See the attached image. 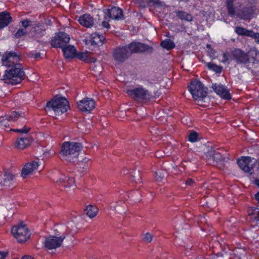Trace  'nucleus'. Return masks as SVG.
Wrapping results in <instances>:
<instances>
[{
	"label": "nucleus",
	"instance_id": "f257e3e1",
	"mask_svg": "<svg viewBox=\"0 0 259 259\" xmlns=\"http://www.w3.org/2000/svg\"><path fill=\"white\" fill-rule=\"evenodd\" d=\"M126 93L135 102L141 105H148L159 96L157 93H153L140 84L133 89L127 90Z\"/></svg>",
	"mask_w": 259,
	"mask_h": 259
},
{
	"label": "nucleus",
	"instance_id": "f03ea898",
	"mask_svg": "<svg viewBox=\"0 0 259 259\" xmlns=\"http://www.w3.org/2000/svg\"><path fill=\"white\" fill-rule=\"evenodd\" d=\"M82 148V144L80 143L64 142L61 147L60 158L63 161L74 164L78 160L79 153Z\"/></svg>",
	"mask_w": 259,
	"mask_h": 259
},
{
	"label": "nucleus",
	"instance_id": "7ed1b4c3",
	"mask_svg": "<svg viewBox=\"0 0 259 259\" xmlns=\"http://www.w3.org/2000/svg\"><path fill=\"white\" fill-rule=\"evenodd\" d=\"M3 78L5 82L9 84L16 85L21 83L25 78V73L22 64L9 66L5 71Z\"/></svg>",
	"mask_w": 259,
	"mask_h": 259
},
{
	"label": "nucleus",
	"instance_id": "20e7f679",
	"mask_svg": "<svg viewBox=\"0 0 259 259\" xmlns=\"http://www.w3.org/2000/svg\"><path fill=\"white\" fill-rule=\"evenodd\" d=\"M69 108L68 101L63 97L54 98L46 104V109L52 110L56 114L61 115L66 112Z\"/></svg>",
	"mask_w": 259,
	"mask_h": 259
},
{
	"label": "nucleus",
	"instance_id": "39448f33",
	"mask_svg": "<svg viewBox=\"0 0 259 259\" xmlns=\"http://www.w3.org/2000/svg\"><path fill=\"white\" fill-rule=\"evenodd\" d=\"M11 233L17 241L22 243L28 240L31 233L26 225L23 223L14 226L12 228Z\"/></svg>",
	"mask_w": 259,
	"mask_h": 259
},
{
	"label": "nucleus",
	"instance_id": "423d86ee",
	"mask_svg": "<svg viewBox=\"0 0 259 259\" xmlns=\"http://www.w3.org/2000/svg\"><path fill=\"white\" fill-rule=\"evenodd\" d=\"M188 88L193 98L195 100H202L207 95V92L205 91L203 84L199 80L191 81Z\"/></svg>",
	"mask_w": 259,
	"mask_h": 259
},
{
	"label": "nucleus",
	"instance_id": "0eeeda50",
	"mask_svg": "<svg viewBox=\"0 0 259 259\" xmlns=\"http://www.w3.org/2000/svg\"><path fill=\"white\" fill-rule=\"evenodd\" d=\"M70 38L67 33L59 31L55 33V36L52 38L50 44L54 48H63L65 47L70 41Z\"/></svg>",
	"mask_w": 259,
	"mask_h": 259
},
{
	"label": "nucleus",
	"instance_id": "6e6552de",
	"mask_svg": "<svg viewBox=\"0 0 259 259\" xmlns=\"http://www.w3.org/2000/svg\"><path fill=\"white\" fill-rule=\"evenodd\" d=\"M124 46L126 49L129 51L130 56L136 53H151L153 51L152 47L139 41H133Z\"/></svg>",
	"mask_w": 259,
	"mask_h": 259
},
{
	"label": "nucleus",
	"instance_id": "1a4fd4ad",
	"mask_svg": "<svg viewBox=\"0 0 259 259\" xmlns=\"http://www.w3.org/2000/svg\"><path fill=\"white\" fill-rule=\"evenodd\" d=\"M256 160L254 158L249 156L242 157L237 161L239 167L245 172H252V170L255 167Z\"/></svg>",
	"mask_w": 259,
	"mask_h": 259
},
{
	"label": "nucleus",
	"instance_id": "9d476101",
	"mask_svg": "<svg viewBox=\"0 0 259 259\" xmlns=\"http://www.w3.org/2000/svg\"><path fill=\"white\" fill-rule=\"evenodd\" d=\"M105 40L104 36L95 32L93 33L91 35L90 38L85 40V42L90 50L95 51L98 49L99 47L104 43Z\"/></svg>",
	"mask_w": 259,
	"mask_h": 259
},
{
	"label": "nucleus",
	"instance_id": "9b49d317",
	"mask_svg": "<svg viewBox=\"0 0 259 259\" xmlns=\"http://www.w3.org/2000/svg\"><path fill=\"white\" fill-rule=\"evenodd\" d=\"M231 60H234L237 64L248 65V58L246 52L243 50L234 48L230 52Z\"/></svg>",
	"mask_w": 259,
	"mask_h": 259
},
{
	"label": "nucleus",
	"instance_id": "f8f14e48",
	"mask_svg": "<svg viewBox=\"0 0 259 259\" xmlns=\"http://www.w3.org/2000/svg\"><path fill=\"white\" fill-rule=\"evenodd\" d=\"M145 142L139 140H134L131 146L128 153L132 155H135L138 158H141L145 155V149L144 145Z\"/></svg>",
	"mask_w": 259,
	"mask_h": 259
},
{
	"label": "nucleus",
	"instance_id": "ddd939ff",
	"mask_svg": "<svg viewBox=\"0 0 259 259\" xmlns=\"http://www.w3.org/2000/svg\"><path fill=\"white\" fill-rule=\"evenodd\" d=\"M65 238L64 235L59 237L50 235L45 238L44 242V246L49 250L56 249L61 245Z\"/></svg>",
	"mask_w": 259,
	"mask_h": 259
},
{
	"label": "nucleus",
	"instance_id": "4468645a",
	"mask_svg": "<svg viewBox=\"0 0 259 259\" xmlns=\"http://www.w3.org/2000/svg\"><path fill=\"white\" fill-rule=\"evenodd\" d=\"M130 56L129 51L126 49L125 46L117 47L113 52L114 59L119 63L124 62Z\"/></svg>",
	"mask_w": 259,
	"mask_h": 259
},
{
	"label": "nucleus",
	"instance_id": "2eb2a0df",
	"mask_svg": "<svg viewBox=\"0 0 259 259\" xmlns=\"http://www.w3.org/2000/svg\"><path fill=\"white\" fill-rule=\"evenodd\" d=\"M2 61L3 65L8 68L9 66H13V65L20 64V56L15 52H6L3 55Z\"/></svg>",
	"mask_w": 259,
	"mask_h": 259
},
{
	"label": "nucleus",
	"instance_id": "dca6fc26",
	"mask_svg": "<svg viewBox=\"0 0 259 259\" xmlns=\"http://www.w3.org/2000/svg\"><path fill=\"white\" fill-rule=\"evenodd\" d=\"M53 181L59 187L62 188H69L75 184V180L73 178L69 177L63 174H60L59 177L57 179H53Z\"/></svg>",
	"mask_w": 259,
	"mask_h": 259
},
{
	"label": "nucleus",
	"instance_id": "f3484780",
	"mask_svg": "<svg viewBox=\"0 0 259 259\" xmlns=\"http://www.w3.org/2000/svg\"><path fill=\"white\" fill-rule=\"evenodd\" d=\"M212 88L213 91L222 99L227 100L231 99V95L225 85L214 83L212 85Z\"/></svg>",
	"mask_w": 259,
	"mask_h": 259
},
{
	"label": "nucleus",
	"instance_id": "a211bd4d",
	"mask_svg": "<svg viewBox=\"0 0 259 259\" xmlns=\"http://www.w3.org/2000/svg\"><path fill=\"white\" fill-rule=\"evenodd\" d=\"M77 107L81 111L90 112L95 108V102L92 99L86 98L77 103Z\"/></svg>",
	"mask_w": 259,
	"mask_h": 259
},
{
	"label": "nucleus",
	"instance_id": "6ab92c4d",
	"mask_svg": "<svg viewBox=\"0 0 259 259\" xmlns=\"http://www.w3.org/2000/svg\"><path fill=\"white\" fill-rule=\"evenodd\" d=\"M105 14L109 18L116 20L122 19L123 17L122 9L116 7L107 9Z\"/></svg>",
	"mask_w": 259,
	"mask_h": 259
},
{
	"label": "nucleus",
	"instance_id": "aec40b11",
	"mask_svg": "<svg viewBox=\"0 0 259 259\" xmlns=\"http://www.w3.org/2000/svg\"><path fill=\"white\" fill-rule=\"evenodd\" d=\"M15 176L9 172H6L3 175L0 176V186L10 188L14 187Z\"/></svg>",
	"mask_w": 259,
	"mask_h": 259
},
{
	"label": "nucleus",
	"instance_id": "412c9836",
	"mask_svg": "<svg viewBox=\"0 0 259 259\" xmlns=\"http://www.w3.org/2000/svg\"><path fill=\"white\" fill-rule=\"evenodd\" d=\"M254 14L253 7L248 6L242 7L240 9L237 14V16L241 20H247L250 19Z\"/></svg>",
	"mask_w": 259,
	"mask_h": 259
},
{
	"label": "nucleus",
	"instance_id": "4be33fe9",
	"mask_svg": "<svg viewBox=\"0 0 259 259\" xmlns=\"http://www.w3.org/2000/svg\"><path fill=\"white\" fill-rule=\"evenodd\" d=\"M207 158V163L209 164L214 165L217 162L221 161L222 159V156L220 152L211 150L206 154Z\"/></svg>",
	"mask_w": 259,
	"mask_h": 259
},
{
	"label": "nucleus",
	"instance_id": "5701e85b",
	"mask_svg": "<svg viewBox=\"0 0 259 259\" xmlns=\"http://www.w3.org/2000/svg\"><path fill=\"white\" fill-rule=\"evenodd\" d=\"M110 207L111 209L120 214H124L126 211V204L123 200L112 202L110 204Z\"/></svg>",
	"mask_w": 259,
	"mask_h": 259
},
{
	"label": "nucleus",
	"instance_id": "b1692460",
	"mask_svg": "<svg viewBox=\"0 0 259 259\" xmlns=\"http://www.w3.org/2000/svg\"><path fill=\"white\" fill-rule=\"evenodd\" d=\"M39 166L38 162L32 161L26 163L22 169L21 176L23 178H26L28 175L31 174Z\"/></svg>",
	"mask_w": 259,
	"mask_h": 259
},
{
	"label": "nucleus",
	"instance_id": "393cba45",
	"mask_svg": "<svg viewBox=\"0 0 259 259\" xmlns=\"http://www.w3.org/2000/svg\"><path fill=\"white\" fill-rule=\"evenodd\" d=\"M246 54L248 58L247 66L249 65L250 63L253 65L259 62V51L257 49L251 48Z\"/></svg>",
	"mask_w": 259,
	"mask_h": 259
},
{
	"label": "nucleus",
	"instance_id": "a878e982",
	"mask_svg": "<svg viewBox=\"0 0 259 259\" xmlns=\"http://www.w3.org/2000/svg\"><path fill=\"white\" fill-rule=\"evenodd\" d=\"M46 27L43 24H36L32 27V33L33 36L36 38H39L44 36L46 34Z\"/></svg>",
	"mask_w": 259,
	"mask_h": 259
},
{
	"label": "nucleus",
	"instance_id": "bb28decb",
	"mask_svg": "<svg viewBox=\"0 0 259 259\" xmlns=\"http://www.w3.org/2000/svg\"><path fill=\"white\" fill-rule=\"evenodd\" d=\"M31 142L30 137L18 138L15 143V147L19 149H24L31 144Z\"/></svg>",
	"mask_w": 259,
	"mask_h": 259
},
{
	"label": "nucleus",
	"instance_id": "cd10ccee",
	"mask_svg": "<svg viewBox=\"0 0 259 259\" xmlns=\"http://www.w3.org/2000/svg\"><path fill=\"white\" fill-rule=\"evenodd\" d=\"M79 24L87 28H90L93 26L94 19L90 14H85L80 16L78 19Z\"/></svg>",
	"mask_w": 259,
	"mask_h": 259
},
{
	"label": "nucleus",
	"instance_id": "c85d7f7f",
	"mask_svg": "<svg viewBox=\"0 0 259 259\" xmlns=\"http://www.w3.org/2000/svg\"><path fill=\"white\" fill-rule=\"evenodd\" d=\"M247 212L252 223L259 224V208L252 206L248 207Z\"/></svg>",
	"mask_w": 259,
	"mask_h": 259
},
{
	"label": "nucleus",
	"instance_id": "c756f323",
	"mask_svg": "<svg viewBox=\"0 0 259 259\" xmlns=\"http://www.w3.org/2000/svg\"><path fill=\"white\" fill-rule=\"evenodd\" d=\"M12 21L10 13L6 11L0 13V29L7 26Z\"/></svg>",
	"mask_w": 259,
	"mask_h": 259
},
{
	"label": "nucleus",
	"instance_id": "7c9ffc66",
	"mask_svg": "<svg viewBox=\"0 0 259 259\" xmlns=\"http://www.w3.org/2000/svg\"><path fill=\"white\" fill-rule=\"evenodd\" d=\"M64 57L65 58H74L76 54V50L73 46H66L62 48Z\"/></svg>",
	"mask_w": 259,
	"mask_h": 259
},
{
	"label": "nucleus",
	"instance_id": "2f4dec72",
	"mask_svg": "<svg viewBox=\"0 0 259 259\" xmlns=\"http://www.w3.org/2000/svg\"><path fill=\"white\" fill-rule=\"evenodd\" d=\"M128 177L132 182H135L136 184H140L142 182L140 169H132L130 172Z\"/></svg>",
	"mask_w": 259,
	"mask_h": 259
},
{
	"label": "nucleus",
	"instance_id": "473e14b6",
	"mask_svg": "<svg viewBox=\"0 0 259 259\" xmlns=\"http://www.w3.org/2000/svg\"><path fill=\"white\" fill-rule=\"evenodd\" d=\"M175 13L176 16L182 21L191 22L193 20L192 15L187 12L184 11H176Z\"/></svg>",
	"mask_w": 259,
	"mask_h": 259
},
{
	"label": "nucleus",
	"instance_id": "72a5a7b5",
	"mask_svg": "<svg viewBox=\"0 0 259 259\" xmlns=\"http://www.w3.org/2000/svg\"><path fill=\"white\" fill-rule=\"evenodd\" d=\"M235 32L239 35L253 37L254 32L252 30H248L241 26H237L235 28Z\"/></svg>",
	"mask_w": 259,
	"mask_h": 259
},
{
	"label": "nucleus",
	"instance_id": "f704fd0d",
	"mask_svg": "<svg viewBox=\"0 0 259 259\" xmlns=\"http://www.w3.org/2000/svg\"><path fill=\"white\" fill-rule=\"evenodd\" d=\"M98 210L96 206L89 205L87 206L86 208L84 209V212L89 218H93L97 215Z\"/></svg>",
	"mask_w": 259,
	"mask_h": 259
},
{
	"label": "nucleus",
	"instance_id": "c9c22d12",
	"mask_svg": "<svg viewBox=\"0 0 259 259\" xmlns=\"http://www.w3.org/2000/svg\"><path fill=\"white\" fill-rule=\"evenodd\" d=\"M24 113L19 111H12L11 114L5 116L6 119L8 121H16L20 117H23Z\"/></svg>",
	"mask_w": 259,
	"mask_h": 259
},
{
	"label": "nucleus",
	"instance_id": "e433bc0d",
	"mask_svg": "<svg viewBox=\"0 0 259 259\" xmlns=\"http://www.w3.org/2000/svg\"><path fill=\"white\" fill-rule=\"evenodd\" d=\"M204 64H205L209 70L212 71L216 73H221L222 71L223 68L221 66L214 63H207L206 62H204Z\"/></svg>",
	"mask_w": 259,
	"mask_h": 259
},
{
	"label": "nucleus",
	"instance_id": "4c0bfd02",
	"mask_svg": "<svg viewBox=\"0 0 259 259\" xmlns=\"http://www.w3.org/2000/svg\"><path fill=\"white\" fill-rule=\"evenodd\" d=\"M160 46L167 50H170L175 47V43L170 39H166L162 40L160 43Z\"/></svg>",
	"mask_w": 259,
	"mask_h": 259
},
{
	"label": "nucleus",
	"instance_id": "58836bf2",
	"mask_svg": "<svg viewBox=\"0 0 259 259\" xmlns=\"http://www.w3.org/2000/svg\"><path fill=\"white\" fill-rule=\"evenodd\" d=\"M198 134L195 132L192 131L188 137V141L192 143H194L198 141Z\"/></svg>",
	"mask_w": 259,
	"mask_h": 259
},
{
	"label": "nucleus",
	"instance_id": "ea45409f",
	"mask_svg": "<svg viewBox=\"0 0 259 259\" xmlns=\"http://www.w3.org/2000/svg\"><path fill=\"white\" fill-rule=\"evenodd\" d=\"M75 57L83 61H87L89 58L87 53L84 52H77Z\"/></svg>",
	"mask_w": 259,
	"mask_h": 259
},
{
	"label": "nucleus",
	"instance_id": "a19ab883",
	"mask_svg": "<svg viewBox=\"0 0 259 259\" xmlns=\"http://www.w3.org/2000/svg\"><path fill=\"white\" fill-rule=\"evenodd\" d=\"M27 34L26 30L23 28H19L14 34V36L16 38H20Z\"/></svg>",
	"mask_w": 259,
	"mask_h": 259
},
{
	"label": "nucleus",
	"instance_id": "79ce46f5",
	"mask_svg": "<svg viewBox=\"0 0 259 259\" xmlns=\"http://www.w3.org/2000/svg\"><path fill=\"white\" fill-rule=\"evenodd\" d=\"M206 48L208 49L207 51L208 56L210 58H214V56L215 55L216 52L215 51V50L214 49H213L212 48L211 45L207 44Z\"/></svg>",
	"mask_w": 259,
	"mask_h": 259
},
{
	"label": "nucleus",
	"instance_id": "37998d69",
	"mask_svg": "<svg viewBox=\"0 0 259 259\" xmlns=\"http://www.w3.org/2000/svg\"><path fill=\"white\" fill-rule=\"evenodd\" d=\"M107 19V16L105 15V20L102 21L101 22V24H99V27L100 28L99 29H102V28H107V29H109L110 28V25L109 24V20H108L107 21H106V19Z\"/></svg>",
	"mask_w": 259,
	"mask_h": 259
},
{
	"label": "nucleus",
	"instance_id": "c03bdc74",
	"mask_svg": "<svg viewBox=\"0 0 259 259\" xmlns=\"http://www.w3.org/2000/svg\"><path fill=\"white\" fill-rule=\"evenodd\" d=\"M7 211L5 209H0V226L3 225L6 222V213Z\"/></svg>",
	"mask_w": 259,
	"mask_h": 259
},
{
	"label": "nucleus",
	"instance_id": "a18cd8bd",
	"mask_svg": "<svg viewBox=\"0 0 259 259\" xmlns=\"http://www.w3.org/2000/svg\"><path fill=\"white\" fill-rule=\"evenodd\" d=\"M228 13L229 15L233 16L235 15V9L234 4L226 5Z\"/></svg>",
	"mask_w": 259,
	"mask_h": 259
},
{
	"label": "nucleus",
	"instance_id": "49530a36",
	"mask_svg": "<svg viewBox=\"0 0 259 259\" xmlns=\"http://www.w3.org/2000/svg\"><path fill=\"white\" fill-rule=\"evenodd\" d=\"M164 176L162 172L160 171H157L155 174V177L156 181L158 182H160L162 181Z\"/></svg>",
	"mask_w": 259,
	"mask_h": 259
},
{
	"label": "nucleus",
	"instance_id": "de8ad7c7",
	"mask_svg": "<svg viewBox=\"0 0 259 259\" xmlns=\"http://www.w3.org/2000/svg\"><path fill=\"white\" fill-rule=\"evenodd\" d=\"M153 237V236L150 233H146L144 234L143 240L147 243H150L152 240Z\"/></svg>",
	"mask_w": 259,
	"mask_h": 259
},
{
	"label": "nucleus",
	"instance_id": "09e8293b",
	"mask_svg": "<svg viewBox=\"0 0 259 259\" xmlns=\"http://www.w3.org/2000/svg\"><path fill=\"white\" fill-rule=\"evenodd\" d=\"M30 127H28L26 126H24L22 128H17V129L14 130V131L17 132V133H22V134H27L30 131Z\"/></svg>",
	"mask_w": 259,
	"mask_h": 259
},
{
	"label": "nucleus",
	"instance_id": "8fccbe9b",
	"mask_svg": "<svg viewBox=\"0 0 259 259\" xmlns=\"http://www.w3.org/2000/svg\"><path fill=\"white\" fill-rule=\"evenodd\" d=\"M223 62L224 63H226L229 61V59H231V55L230 54H228V53H224L223 54Z\"/></svg>",
	"mask_w": 259,
	"mask_h": 259
},
{
	"label": "nucleus",
	"instance_id": "3c124183",
	"mask_svg": "<svg viewBox=\"0 0 259 259\" xmlns=\"http://www.w3.org/2000/svg\"><path fill=\"white\" fill-rule=\"evenodd\" d=\"M21 23L22 24V26L24 27L25 28H26L29 26H30L31 21L29 20L26 19L24 20L21 21Z\"/></svg>",
	"mask_w": 259,
	"mask_h": 259
},
{
	"label": "nucleus",
	"instance_id": "603ef678",
	"mask_svg": "<svg viewBox=\"0 0 259 259\" xmlns=\"http://www.w3.org/2000/svg\"><path fill=\"white\" fill-rule=\"evenodd\" d=\"M195 184V181L193 179H191V178H188L186 181V182H185V184L187 185V186H193L194 184Z\"/></svg>",
	"mask_w": 259,
	"mask_h": 259
},
{
	"label": "nucleus",
	"instance_id": "864d4df0",
	"mask_svg": "<svg viewBox=\"0 0 259 259\" xmlns=\"http://www.w3.org/2000/svg\"><path fill=\"white\" fill-rule=\"evenodd\" d=\"M8 255L7 252L0 251V259H6V257Z\"/></svg>",
	"mask_w": 259,
	"mask_h": 259
},
{
	"label": "nucleus",
	"instance_id": "5fc2aeb1",
	"mask_svg": "<svg viewBox=\"0 0 259 259\" xmlns=\"http://www.w3.org/2000/svg\"><path fill=\"white\" fill-rule=\"evenodd\" d=\"M252 38L255 39L256 42H257V43H259V33L258 32H254Z\"/></svg>",
	"mask_w": 259,
	"mask_h": 259
},
{
	"label": "nucleus",
	"instance_id": "6e6d98bb",
	"mask_svg": "<svg viewBox=\"0 0 259 259\" xmlns=\"http://www.w3.org/2000/svg\"><path fill=\"white\" fill-rule=\"evenodd\" d=\"M139 194L140 191L139 190L134 191L130 193V197H133L134 195ZM128 197H130V196H128Z\"/></svg>",
	"mask_w": 259,
	"mask_h": 259
},
{
	"label": "nucleus",
	"instance_id": "4d7b16f0",
	"mask_svg": "<svg viewBox=\"0 0 259 259\" xmlns=\"http://www.w3.org/2000/svg\"><path fill=\"white\" fill-rule=\"evenodd\" d=\"M186 249L189 251V250H195L194 247L193 246H190V245H187L186 247Z\"/></svg>",
	"mask_w": 259,
	"mask_h": 259
},
{
	"label": "nucleus",
	"instance_id": "13d9d810",
	"mask_svg": "<svg viewBox=\"0 0 259 259\" xmlns=\"http://www.w3.org/2000/svg\"><path fill=\"white\" fill-rule=\"evenodd\" d=\"M235 1V0H226V5L234 4Z\"/></svg>",
	"mask_w": 259,
	"mask_h": 259
},
{
	"label": "nucleus",
	"instance_id": "bf43d9fd",
	"mask_svg": "<svg viewBox=\"0 0 259 259\" xmlns=\"http://www.w3.org/2000/svg\"><path fill=\"white\" fill-rule=\"evenodd\" d=\"M254 198L255 199V200H257V202L259 203V192H257L254 195Z\"/></svg>",
	"mask_w": 259,
	"mask_h": 259
},
{
	"label": "nucleus",
	"instance_id": "052dcab7",
	"mask_svg": "<svg viewBox=\"0 0 259 259\" xmlns=\"http://www.w3.org/2000/svg\"><path fill=\"white\" fill-rule=\"evenodd\" d=\"M22 259H33V258L30 255H25L22 257Z\"/></svg>",
	"mask_w": 259,
	"mask_h": 259
},
{
	"label": "nucleus",
	"instance_id": "680f3d73",
	"mask_svg": "<svg viewBox=\"0 0 259 259\" xmlns=\"http://www.w3.org/2000/svg\"><path fill=\"white\" fill-rule=\"evenodd\" d=\"M254 183L255 185H256L259 188V179H255L254 182Z\"/></svg>",
	"mask_w": 259,
	"mask_h": 259
},
{
	"label": "nucleus",
	"instance_id": "e2e57ef3",
	"mask_svg": "<svg viewBox=\"0 0 259 259\" xmlns=\"http://www.w3.org/2000/svg\"><path fill=\"white\" fill-rule=\"evenodd\" d=\"M40 56V54L39 53H36L34 55V57L35 59H37V58H39Z\"/></svg>",
	"mask_w": 259,
	"mask_h": 259
},
{
	"label": "nucleus",
	"instance_id": "0e129e2a",
	"mask_svg": "<svg viewBox=\"0 0 259 259\" xmlns=\"http://www.w3.org/2000/svg\"><path fill=\"white\" fill-rule=\"evenodd\" d=\"M234 258H236V259H240V257H238V256H235L234 254H232L231 255V257H230L229 259H234Z\"/></svg>",
	"mask_w": 259,
	"mask_h": 259
},
{
	"label": "nucleus",
	"instance_id": "69168bd1",
	"mask_svg": "<svg viewBox=\"0 0 259 259\" xmlns=\"http://www.w3.org/2000/svg\"><path fill=\"white\" fill-rule=\"evenodd\" d=\"M123 195V197H124V198L125 199L126 198H125V195L126 196V195H127V194H125V192H124V191H122V192L121 193H120V198H121V199L122 198V196H121V195Z\"/></svg>",
	"mask_w": 259,
	"mask_h": 259
},
{
	"label": "nucleus",
	"instance_id": "338daca9",
	"mask_svg": "<svg viewBox=\"0 0 259 259\" xmlns=\"http://www.w3.org/2000/svg\"><path fill=\"white\" fill-rule=\"evenodd\" d=\"M1 122H2V124L3 125H4L5 126H7L9 125L8 122H7L6 123H4V122H3L2 121H1Z\"/></svg>",
	"mask_w": 259,
	"mask_h": 259
},
{
	"label": "nucleus",
	"instance_id": "774afa93",
	"mask_svg": "<svg viewBox=\"0 0 259 259\" xmlns=\"http://www.w3.org/2000/svg\"><path fill=\"white\" fill-rule=\"evenodd\" d=\"M139 2L140 3V5L141 7H145V5L143 4V3L142 2H141L140 1H139Z\"/></svg>",
	"mask_w": 259,
	"mask_h": 259
}]
</instances>
